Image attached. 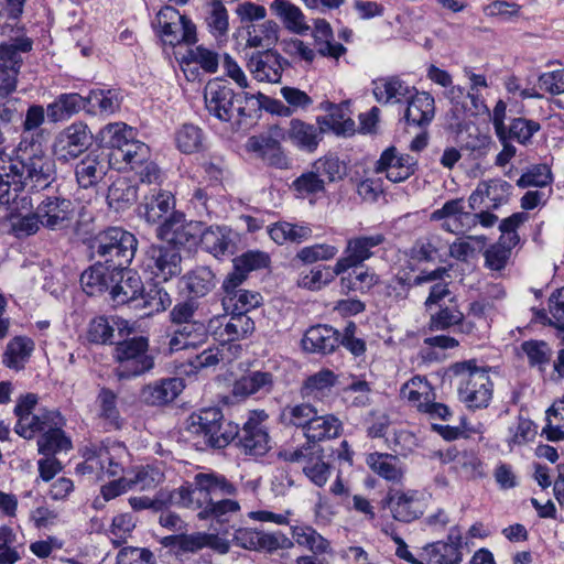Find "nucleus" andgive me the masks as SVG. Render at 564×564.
Instances as JSON below:
<instances>
[{
	"instance_id": "1",
	"label": "nucleus",
	"mask_w": 564,
	"mask_h": 564,
	"mask_svg": "<svg viewBox=\"0 0 564 564\" xmlns=\"http://www.w3.org/2000/svg\"><path fill=\"white\" fill-rule=\"evenodd\" d=\"M186 431L196 440V445L224 448L236 440L238 424L225 421L219 408H203L186 419Z\"/></svg>"
},
{
	"instance_id": "2",
	"label": "nucleus",
	"mask_w": 564,
	"mask_h": 564,
	"mask_svg": "<svg viewBox=\"0 0 564 564\" xmlns=\"http://www.w3.org/2000/svg\"><path fill=\"white\" fill-rule=\"evenodd\" d=\"M237 487L225 476L215 473H198L192 482L180 487L172 495L176 503L197 511V517L202 511L207 510V506L218 497H229L237 495Z\"/></svg>"
},
{
	"instance_id": "3",
	"label": "nucleus",
	"mask_w": 564,
	"mask_h": 564,
	"mask_svg": "<svg viewBox=\"0 0 564 564\" xmlns=\"http://www.w3.org/2000/svg\"><path fill=\"white\" fill-rule=\"evenodd\" d=\"M137 248L134 235L120 227H110L99 232L90 242L93 256L108 263L112 270L127 269Z\"/></svg>"
},
{
	"instance_id": "4",
	"label": "nucleus",
	"mask_w": 564,
	"mask_h": 564,
	"mask_svg": "<svg viewBox=\"0 0 564 564\" xmlns=\"http://www.w3.org/2000/svg\"><path fill=\"white\" fill-rule=\"evenodd\" d=\"M457 377L459 400L469 409H484L492 398L494 383L488 371L478 368L474 360L457 362L452 367Z\"/></svg>"
},
{
	"instance_id": "5",
	"label": "nucleus",
	"mask_w": 564,
	"mask_h": 564,
	"mask_svg": "<svg viewBox=\"0 0 564 564\" xmlns=\"http://www.w3.org/2000/svg\"><path fill=\"white\" fill-rule=\"evenodd\" d=\"M113 358L117 362L113 372L119 380L140 377L154 368V356L150 351L149 339L144 336L117 343Z\"/></svg>"
},
{
	"instance_id": "6",
	"label": "nucleus",
	"mask_w": 564,
	"mask_h": 564,
	"mask_svg": "<svg viewBox=\"0 0 564 564\" xmlns=\"http://www.w3.org/2000/svg\"><path fill=\"white\" fill-rule=\"evenodd\" d=\"M84 457L85 463L77 467L83 474L100 470L109 477H116L126 474V468L130 464L127 447L116 441L85 447Z\"/></svg>"
},
{
	"instance_id": "7",
	"label": "nucleus",
	"mask_w": 564,
	"mask_h": 564,
	"mask_svg": "<svg viewBox=\"0 0 564 564\" xmlns=\"http://www.w3.org/2000/svg\"><path fill=\"white\" fill-rule=\"evenodd\" d=\"M56 170L54 160L39 150L30 155H22L17 161L15 183L13 191L20 185L31 189L41 191L47 188L55 180Z\"/></svg>"
},
{
	"instance_id": "8",
	"label": "nucleus",
	"mask_w": 564,
	"mask_h": 564,
	"mask_svg": "<svg viewBox=\"0 0 564 564\" xmlns=\"http://www.w3.org/2000/svg\"><path fill=\"white\" fill-rule=\"evenodd\" d=\"M154 25L159 29L163 42L171 46L193 45L197 42L196 25L173 7L162 8L156 14Z\"/></svg>"
},
{
	"instance_id": "9",
	"label": "nucleus",
	"mask_w": 564,
	"mask_h": 564,
	"mask_svg": "<svg viewBox=\"0 0 564 564\" xmlns=\"http://www.w3.org/2000/svg\"><path fill=\"white\" fill-rule=\"evenodd\" d=\"M142 268L159 281L166 282L182 272L180 249L166 243H153L143 251Z\"/></svg>"
},
{
	"instance_id": "10",
	"label": "nucleus",
	"mask_w": 564,
	"mask_h": 564,
	"mask_svg": "<svg viewBox=\"0 0 564 564\" xmlns=\"http://www.w3.org/2000/svg\"><path fill=\"white\" fill-rule=\"evenodd\" d=\"M284 139V129L274 124L268 131L250 137L246 143V149L270 166L288 169L290 162L281 147Z\"/></svg>"
},
{
	"instance_id": "11",
	"label": "nucleus",
	"mask_w": 564,
	"mask_h": 564,
	"mask_svg": "<svg viewBox=\"0 0 564 564\" xmlns=\"http://www.w3.org/2000/svg\"><path fill=\"white\" fill-rule=\"evenodd\" d=\"M93 142V133L83 121H75L61 130L53 142V153L58 161L68 162L80 156Z\"/></svg>"
},
{
	"instance_id": "12",
	"label": "nucleus",
	"mask_w": 564,
	"mask_h": 564,
	"mask_svg": "<svg viewBox=\"0 0 564 564\" xmlns=\"http://www.w3.org/2000/svg\"><path fill=\"white\" fill-rule=\"evenodd\" d=\"M541 124L538 121L518 117L511 119L510 123L505 127L503 133L498 134L497 138L502 144V150L496 158V165L505 166L516 155L517 149L511 144V141H517L522 145H529L532 137L540 131Z\"/></svg>"
},
{
	"instance_id": "13",
	"label": "nucleus",
	"mask_w": 564,
	"mask_h": 564,
	"mask_svg": "<svg viewBox=\"0 0 564 564\" xmlns=\"http://www.w3.org/2000/svg\"><path fill=\"white\" fill-rule=\"evenodd\" d=\"M236 93L221 80H210L204 91L205 105L208 113L219 121L229 122L237 111L243 113V108L235 107Z\"/></svg>"
},
{
	"instance_id": "14",
	"label": "nucleus",
	"mask_w": 564,
	"mask_h": 564,
	"mask_svg": "<svg viewBox=\"0 0 564 564\" xmlns=\"http://www.w3.org/2000/svg\"><path fill=\"white\" fill-rule=\"evenodd\" d=\"M202 234V221H187L181 212H172L156 228V236L166 245L185 246Z\"/></svg>"
},
{
	"instance_id": "15",
	"label": "nucleus",
	"mask_w": 564,
	"mask_h": 564,
	"mask_svg": "<svg viewBox=\"0 0 564 564\" xmlns=\"http://www.w3.org/2000/svg\"><path fill=\"white\" fill-rule=\"evenodd\" d=\"M232 542L249 551H265L272 553L280 549H289L292 541L281 532H264L251 528H239L235 531Z\"/></svg>"
},
{
	"instance_id": "16",
	"label": "nucleus",
	"mask_w": 564,
	"mask_h": 564,
	"mask_svg": "<svg viewBox=\"0 0 564 564\" xmlns=\"http://www.w3.org/2000/svg\"><path fill=\"white\" fill-rule=\"evenodd\" d=\"M227 314L215 319H210L209 329L214 336L223 341L230 343L242 340L256 329L253 319L247 315L235 312H226Z\"/></svg>"
},
{
	"instance_id": "17",
	"label": "nucleus",
	"mask_w": 564,
	"mask_h": 564,
	"mask_svg": "<svg viewBox=\"0 0 564 564\" xmlns=\"http://www.w3.org/2000/svg\"><path fill=\"white\" fill-rule=\"evenodd\" d=\"M384 241L386 236L383 234L349 238L344 250V256L337 260V271L345 273L349 269L362 264L375 254L372 249L382 245Z\"/></svg>"
},
{
	"instance_id": "18",
	"label": "nucleus",
	"mask_w": 564,
	"mask_h": 564,
	"mask_svg": "<svg viewBox=\"0 0 564 564\" xmlns=\"http://www.w3.org/2000/svg\"><path fill=\"white\" fill-rule=\"evenodd\" d=\"M142 292L143 282L135 271L130 270L129 267L115 270L113 282L109 290V296L115 306L128 304L134 307Z\"/></svg>"
},
{
	"instance_id": "19",
	"label": "nucleus",
	"mask_w": 564,
	"mask_h": 564,
	"mask_svg": "<svg viewBox=\"0 0 564 564\" xmlns=\"http://www.w3.org/2000/svg\"><path fill=\"white\" fill-rule=\"evenodd\" d=\"M318 452V446L304 445L294 451L284 452L283 457L292 463L303 462L304 474L313 484L323 487L329 478L330 467L321 456L316 455Z\"/></svg>"
},
{
	"instance_id": "20",
	"label": "nucleus",
	"mask_w": 564,
	"mask_h": 564,
	"mask_svg": "<svg viewBox=\"0 0 564 564\" xmlns=\"http://www.w3.org/2000/svg\"><path fill=\"white\" fill-rule=\"evenodd\" d=\"M382 508H388L392 518L400 522H412L423 513L417 492L414 490L402 491L391 488L381 500Z\"/></svg>"
},
{
	"instance_id": "21",
	"label": "nucleus",
	"mask_w": 564,
	"mask_h": 564,
	"mask_svg": "<svg viewBox=\"0 0 564 564\" xmlns=\"http://www.w3.org/2000/svg\"><path fill=\"white\" fill-rule=\"evenodd\" d=\"M416 160L409 154H400L394 147L386 149L376 163L377 173H386L392 183L408 180L415 172Z\"/></svg>"
},
{
	"instance_id": "22",
	"label": "nucleus",
	"mask_w": 564,
	"mask_h": 564,
	"mask_svg": "<svg viewBox=\"0 0 564 564\" xmlns=\"http://www.w3.org/2000/svg\"><path fill=\"white\" fill-rule=\"evenodd\" d=\"M247 66L257 80L279 83L284 68L290 66V63L276 51L265 50L252 54Z\"/></svg>"
},
{
	"instance_id": "23",
	"label": "nucleus",
	"mask_w": 564,
	"mask_h": 564,
	"mask_svg": "<svg viewBox=\"0 0 564 564\" xmlns=\"http://www.w3.org/2000/svg\"><path fill=\"white\" fill-rule=\"evenodd\" d=\"M37 216L42 219V226L58 230L66 228L74 213L70 199L59 196H48L37 205Z\"/></svg>"
},
{
	"instance_id": "24",
	"label": "nucleus",
	"mask_w": 564,
	"mask_h": 564,
	"mask_svg": "<svg viewBox=\"0 0 564 564\" xmlns=\"http://www.w3.org/2000/svg\"><path fill=\"white\" fill-rule=\"evenodd\" d=\"M243 282H238L232 279H225L223 283L224 296L221 300L225 312H235L247 314L257 308L261 302L262 296L259 292L248 291L240 289Z\"/></svg>"
},
{
	"instance_id": "25",
	"label": "nucleus",
	"mask_w": 564,
	"mask_h": 564,
	"mask_svg": "<svg viewBox=\"0 0 564 564\" xmlns=\"http://www.w3.org/2000/svg\"><path fill=\"white\" fill-rule=\"evenodd\" d=\"M275 376L270 371L252 370L238 378L232 384V395L246 399L252 395L264 397L274 390Z\"/></svg>"
},
{
	"instance_id": "26",
	"label": "nucleus",
	"mask_w": 564,
	"mask_h": 564,
	"mask_svg": "<svg viewBox=\"0 0 564 564\" xmlns=\"http://www.w3.org/2000/svg\"><path fill=\"white\" fill-rule=\"evenodd\" d=\"M109 155L104 151H93L77 163L75 175L77 183L83 188H89L98 184L109 170Z\"/></svg>"
},
{
	"instance_id": "27",
	"label": "nucleus",
	"mask_w": 564,
	"mask_h": 564,
	"mask_svg": "<svg viewBox=\"0 0 564 564\" xmlns=\"http://www.w3.org/2000/svg\"><path fill=\"white\" fill-rule=\"evenodd\" d=\"M474 218L473 213L465 210L464 198L449 199L431 214L432 220H444L442 228L453 234L466 231L467 223Z\"/></svg>"
},
{
	"instance_id": "28",
	"label": "nucleus",
	"mask_w": 564,
	"mask_h": 564,
	"mask_svg": "<svg viewBox=\"0 0 564 564\" xmlns=\"http://www.w3.org/2000/svg\"><path fill=\"white\" fill-rule=\"evenodd\" d=\"M236 234L226 226L202 228L200 242L203 248L216 258L234 254Z\"/></svg>"
},
{
	"instance_id": "29",
	"label": "nucleus",
	"mask_w": 564,
	"mask_h": 564,
	"mask_svg": "<svg viewBox=\"0 0 564 564\" xmlns=\"http://www.w3.org/2000/svg\"><path fill=\"white\" fill-rule=\"evenodd\" d=\"M405 101L404 119L409 124L424 128L431 123L435 116V100L431 94L414 90Z\"/></svg>"
},
{
	"instance_id": "30",
	"label": "nucleus",
	"mask_w": 564,
	"mask_h": 564,
	"mask_svg": "<svg viewBox=\"0 0 564 564\" xmlns=\"http://www.w3.org/2000/svg\"><path fill=\"white\" fill-rule=\"evenodd\" d=\"M339 346V333L327 325L312 326L302 338V347L312 354L327 355Z\"/></svg>"
},
{
	"instance_id": "31",
	"label": "nucleus",
	"mask_w": 564,
	"mask_h": 564,
	"mask_svg": "<svg viewBox=\"0 0 564 564\" xmlns=\"http://www.w3.org/2000/svg\"><path fill=\"white\" fill-rule=\"evenodd\" d=\"M208 339V328L203 322L185 323L177 326L169 341L171 352L197 348Z\"/></svg>"
},
{
	"instance_id": "32",
	"label": "nucleus",
	"mask_w": 564,
	"mask_h": 564,
	"mask_svg": "<svg viewBox=\"0 0 564 564\" xmlns=\"http://www.w3.org/2000/svg\"><path fill=\"white\" fill-rule=\"evenodd\" d=\"M372 93L376 100L380 104H399L406 100L414 87L409 86L399 76H387L372 82Z\"/></svg>"
},
{
	"instance_id": "33",
	"label": "nucleus",
	"mask_w": 564,
	"mask_h": 564,
	"mask_svg": "<svg viewBox=\"0 0 564 564\" xmlns=\"http://www.w3.org/2000/svg\"><path fill=\"white\" fill-rule=\"evenodd\" d=\"M181 378H166L154 381L141 390V399L149 405H163L174 401L183 391Z\"/></svg>"
},
{
	"instance_id": "34",
	"label": "nucleus",
	"mask_w": 564,
	"mask_h": 564,
	"mask_svg": "<svg viewBox=\"0 0 564 564\" xmlns=\"http://www.w3.org/2000/svg\"><path fill=\"white\" fill-rule=\"evenodd\" d=\"M32 50V41L28 37L17 39L11 42L0 44V69L3 74L10 75L18 82L21 66L23 64L22 54Z\"/></svg>"
},
{
	"instance_id": "35",
	"label": "nucleus",
	"mask_w": 564,
	"mask_h": 564,
	"mask_svg": "<svg viewBox=\"0 0 564 564\" xmlns=\"http://www.w3.org/2000/svg\"><path fill=\"white\" fill-rule=\"evenodd\" d=\"M324 132L319 124L314 126L301 119H292L285 135L297 149L312 153L317 149Z\"/></svg>"
},
{
	"instance_id": "36",
	"label": "nucleus",
	"mask_w": 564,
	"mask_h": 564,
	"mask_svg": "<svg viewBox=\"0 0 564 564\" xmlns=\"http://www.w3.org/2000/svg\"><path fill=\"white\" fill-rule=\"evenodd\" d=\"M270 11L292 33L303 35L311 29L302 10L289 0H273Z\"/></svg>"
},
{
	"instance_id": "37",
	"label": "nucleus",
	"mask_w": 564,
	"mask_h": 564,
	"mask_svg": "<svg viewBox=\"0 0 564 564\" xmlns=\"http://www.w3.org/2000/svg\"><path fill=\"white\" fill-rule=\"evenodd\" d=\"M112 268L102 260H98L94 265L85 270L80 275L83 290L90 296L108 292L113 282Z\"/></svg>"
},
{
	"instance_id": "38",
	"label": "nucleus",
	"mask_w": 564,
	"mask_h": 564,
	"mask_svg": "<svg viewBox=\"0 0 564 564\" xmlns=\"http://www.w3.org/2000/svg\"><path fill=\"white\" fill-rule=\"evenodd\" d=\"M237 445L246 455L263 456L270 449V437L265 427H257L253 423H245L238 427Z\"/></svg>"
},
{
	"instance_id": "39",
	"label": "nucleus",
	"mask_w": 564,
	"mask_h": 564,
	"mask_svg": "<svg viewBox=\"0 0 564 564\" xmlns=\"http://www.w3.org/2000/svg\"><path fill=\"white\" fill-rule=\"evenodd\" d=\"M366 463L369 468L387 481L399 484L402 481L405 468L400 458L386 453H370Z\"/></svg>"
},
{
	"instance_id": "40",
	"label": "nucleus",
	"mask_w": 564,
	"mask_h": 564,
	"mask_svg": "<svg viewBox=\"0 0 564 564\" xmlns=\"http://www.w3.org/2000/svg\"><path fill=\"white\" fill-rule=\"evenodd\" d=\"M326 110L328 115L318 117L316 120L322 130L325 132L332 130L336 134H351L355 132V121L350 117L348 102L328 104Z\"/></svg>"
},
{
	"instance_id": "41",
	"label": "nucleus",
	"mask_w": 564,
	"mask_h": 564,
	"mask_svg": "<svg viewBox=\"0 0 564 564\" xmlns=\"http://www.w3.org/2000/svg\"><path fill=\"white\" fill-rule=\"evenodd\" d=\"M175 199L170 192L161 191L145 197L144 204L140 207V214L149 224L164 221V217L174 210Z\"/></svg>"
},
{
	"instance_id": "42",
	"label": "nucleus",
	"mask_w": 564,
	"mask_h": 564,
	"mask_svg": "<svg viewBox=\"0 0 564 564\" xmlns=\"http://www.w3.org/2000/svg\"><path fill=\"white\" fill-rule=\"evenodd\" d=\"M341 422L333 414H315L304 437L308 445L316 446L318 442L335 438L340 434Z\"/></svg>"
},
{
	"instance_id": "43",
	"label": "nucleus",
	"mask_w": 564,
	"mask_h": 564,
	"mask_svg": "<svg viewBox=\"0 0 564 564\" xmlns=\"http://www.w3.org/2000/svg\"><path fill=\"white\" fill-rule=\"evenodd\" d=\"M134 138V132L131 127L123 122L108 123L99 132V140L102 147L112 150L107 153L118 160L120 150L128 145Z\"/></svg>"
},
{
	"instance_id": "44",
	"label": "nucleus",
	"mask_w": 564,
	"mask_h": 564,
	"mask_svg": "<svg viewBox=\"0 0 564 564\" xmlns=\"http://www.w3.org/2000/svg\"><path fill=\"white\" fill-rule=\"evenodd\" d=\"M279 24L273 20H265L262 23H250L246 25V45L248 47L270 50L279 40Z\"/></svg>"
},
{
	"instance_id": "45",
	"label": "nucleus",
	"mask_w": 564,
	"mask_h": 564,
	"mask_svg": "<svg viewBox=\"0 0 564 564\" xmlns=\"http://www.w3.org/2000/svg\"><path fill=\"white\" fill-rule=\"evenodd\" d=\"M86 109L85 97L76 93L61 94L47 106V118L51 122H58L70 118Z\"/></svg>"
},
{
	"instance_id": "46",
	"label": "nucleus",
	"mask_w": 564,
	"mask_h": 564,
	"mask_svg": "<svg viewBox=\"0 0 564 564\" xmlns=\"http://www.w3.org/2000/svg\"><path fill=\"white\" fill-rule=\"evenodd\" d=\"M313 36L316 51L322 56L338 59L347 52L343 44L333 41V30L324 19L315 20Z\"/></svg>"
},
{
	"instance_id": "47",
	"label": "nucleus",
	"mask_w": 564,
	"mask_h": 564,
	"mask_svg": "<svg viewBox=\"0 0 564 564\" xmlns=\"http://www.w3.org/2000/svg\"><path fill=\"white\" fill-rule=\"evenodd\" d=\"M316 413V408L311 403L288 404L281 410L279 421L285 427L301 429L304 435Z\"/></svg>"
},
{
	"instance_id": "48",
	"label": "nucleus",
	"mask_w": 564,
	"mask_h": 564,
	"mask_svg": "<svg viewBox=\"0 0 564 564\" xmlns=\"http://www.w3.org/2000/svg\"><path fill=\"white\" fill-rule=\"evenodd\" d=\"M270 263L269 256L259 250H250L234 259V270L226 279L245 282L251 271L267 268Z\"/></svg>"
},
{
	"instance_id": "49",
	"label": "nucleus",
	"mask_w": 564,
	"mask_h": 564,
	"mask_svg": "<svg viewBox=\"0 0 564 564\" xmlns=\"http://www.w3.org/2000/svg\"><path fill=\"white\" fill-rule=\"evenodd\" d=\"M85 100L87 112L101 116L115 113L121 104L119 93L115 89L91 90Z\"/></svg>"
},
{
	"instance_id": "50",
	"label": "nucleus",
	"mask_w": 564,
	"mask_h": 564,
	"mask_svg": "<svg viewBox=\"0 0 564 564\" xmlns=\"http://www.w3.org/2000/svg\"><path fill=\"white\" fill-rule=\"evenodd\" d=\"M137 199L138 187L126 177L117 178L108 188V205L117 212L133 205Z\"/></svg>"
},
{
	"instance_id": "51",
	"label": "nucleus",
	"mask_w": 564,
	"mask_h": 564,
	"mask_svg": "<svg viewBox=\"0 0 564 564\" xmlns=\"http://www.w3.org/2000/svg\"><path fill=\"white\" fill-rule=\"evenodd\" d=\"M183 282L192 297H203L216 285L215 274L208 267L193 269L183 276Z\"/></svg>"
},
{
	"instance_id": "52",
	"label": "nucleus",
	"mask_w": 564,
	"mask_h": 564,
	"mask_svg": "<svg viewBox=\"0 0 564 564\" xmlns=\"http://www.w3.org/2000/svg\"><path fill=\"white\" fill-rule=\"evenodd\" d=\"M343 273L344 272L337 271V262L333 268L321 264L315 265L307 272H302L300 274L297 285L310 291H319L332 283L337 275Z\"/></svg>"
},
{
	"instance_id": "53",
	"label": "nucleus",
	"mask_w": 564,
	"mask_h": 564,
	"mask_svg": "<svg viewBox=\"0 0 564 564\" xmlns=\"http://www.w3.org/2000/svg\"><path fill=\"white\" fill-rule=\"evenodd\" d=\"M337 381V376L329 369H322L307 377L301 388L305 398L322 399L327 395Z\"/></svg>"
},
{
	"instance_id": "54",
	"label": "nucleus",
	"mask_w": 564,
	"mask_h": 564,
	"mask_svg": "<svg viewBox=\"0 0 564 564\" xmlns=\"http://www.w3.org/2000/svg\"><path fill=\"white\" fill-rule=\"evenodd\" d=\"M34 349V343L28 337H14L6 348L2 362L10 369L20 370L31 356Z\"/></svg>"
},
{
	"instance_id": "55",
	"label": "nucleus",
	"mask_w": 564,
	"mask_h": 564,
	"mask_svg": "<svg viewBox=\"0 0 564 564\" xmlns=\"http://www.w3.org/2000/svg\"><path fill=\"white\" fill-rule=\"evenodd\" d=\"M171 302L170 294L164 289L154 284L148 291L143 290L134 308L144 310L142 315L147 316L165 311L171 305Z\"/></svg>"
},
{
	"instance_id": "56",
	"label": "nucleus",
	"mask_w": 564,
	"mask_h": 564,
	"mask_svg": "<svg viewBox=\"0 0 564 564\" xmlns=\"http://www.w3.org/2000/svg\"><path fill=\"white\" fill-rule=\"evenodd\" d=\"M269 235L279 245L286 241L301 243L312 236V229L308 226L282 221L274 224L269 229Z\"/></svg>"
},
{
	"instance_id": "57",
	"label": "nucleus",
	"mask_w": 564,
	"mask_h": 564,
	"mask_svg": "<svg viewBox=\"0 0 564 564\" xmlns=\"http://www.w3.org/2000/svg\"><path fill=\"white\" fill-rule=\"evenodd\" d=\"M425 550L435 564H460L462 562L459 538H457V542L453 543L437 541L429 544Z\"/></svg>"
},
{
	"instance_id": "58",
	"label": "nucleus",
	"mask_w": 564,
	"mask_h": 564,
	"mask_svg": "<svg viewBox=\"0 0 564 564\" xmlns=\"http://www.w3.org/2000/svg\"><path fill=\"white\" fill-rule=\"evenodd\" d=\"M175 143L181 152L186 154L195 153L203 149V131L197 126L185 123L176 131Z\"/></svg>"
},
{
	"instance_id": "59",
	"label": "nucleus",
	"mask_w": 564,
	"mask_h": 564,
	"mask_svg": "<svg viewBox=\"0 0 564 564\" xmlns=\"http://www.w3.org/2000/svg\"><path fill=\"white\" fill-rule=\"evenodd\" d=\"M97 402L99 404V416L106 421V424L115 430L120 429L121 419L117 408V394L108 389H100Z\"/></svg>"
},
{
	"instance_id": "60",
	"label": "nucleus",
	"mask_w": 564,
	"mask_h": 564,
	"mask_svg": "<svg viewBox=\"0 0 564 564\" xmlns=\"http://www.w3.org/2000/svg\"><path fill=\"white\" fill-rule=\"evenodd\" d=\"M206 24L215 37L225 36L229 30L228 11L221 0H210L208 3Z\"/></svg>"
},
{
	"instance_id": "61",
	"label": "nucleus",
	"mask_w": 564,
	"mask_h": 564,
	"mask_svg": "<svg viewBox=\"0 0 564 564\" xmlns=\"http://www.w3.org/2000/svg\"><path fill=\"white\" fill-rule=\"evenodd\" d=\"M240 510L238 501L227 499L226 497H218L213 500L212 505L207 506V510L202 511L199 514L200 520H212L219 523L228 522L231 514Z\"/></svg>"
},
{
	"instance_id": "62",
	"label": "nucleus",
	"mask_w": 564,
	"mask_h": 564,
	"mask_svg": "<svg viewBox=\"0 0 564 564\" xmlns=\"http://www.w3.org/2000/svg\"><path fill=\"white\" fill-rule=\"evenodd\" d=\"M182 64L185 66L196 64L199 65L204 72L214 74L218 69L219 56L215 51L198 45L187 51L182 58Z\"/></svg>"
},
{
	"instance_id": "63",
	"label": "nucleus",
	"mask_w": 564,
	"mask_h": 564,
	"mask_svg": "<svg viewBox=\"0 0 564 564\" xmlns=\"http://www.w3.org/2000/svg\"><path fill=\"white\" fill-rule=\"evenodd\" d=\"M521 349L528 357L529 365L538 367L540 371H544L553 355L549 344L543 340H525L521 344Z\"/></svg>"
},
{
	"instance_id": "64",
	"label": "nucleus",
	"mask_w": 564,
	"mask_h": 564,
	"mask_svg": "<svg viewBox=\"0 0 564 564\" xmlns=\"http://www.w3.org/2000/svg\"><path fill=\"white\" fill-rule=\"evenodd\" d=\"M39 452L43 455H54L57 452L70 448V441L65 436L62 427L43 432L37 441Z\"/></svg>"
}]
</instances>
